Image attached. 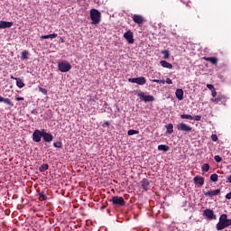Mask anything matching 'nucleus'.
<instances>
[{
	"label": "nucleus",
	"instance_id": "nucleus-1",
	"mask_svg": "<svg viewBox=\"0 0 231 231\" xmlns=\"http://www.w3.org/2000/svg\"><path fill=\"white\" fill-rule=\"evenodd\" d=\"M228 216L226 214H222L219 217L218 223L216 225V228L217 231L225 230V228H228L231 226V218H227Z\"/></svg>",
	"mask_w": 231,
	"mask_h": 231
},
{
	"label": "nucleus",
	"instance_id": "nucleus-2",
	"mask_svg": "<svg viewBox=\"0 0 231 231\" xmlns=\"http://www.w3.org/2000/svg\"><path fill=\"white\" fill-rule=\"evenodd\" d=\"M90 19L92 21L91 24H99L100 21H102V14H100L97 9H91Z\"/></svg>",
	"mask_w": 231,
	"mask_h": 231
},
{
	"label": "nucleus",
	"instance_id": "nucleus-3",
	"mask_svg": "<svg viewBox=\"0 0 231 231\" xmlns=\"http://www.w3.org/2000/svg\"><path fill=\"white\" fill-rule=\"evenodd\" d=\"M58 69L61 73H68V71L71 69V64H69V62H68L67 60H63L58 63Z\"/></svg>",
	"mask_w": 231,
	"mask_h": 231
},
{
	"label": "nucleus",
	"instance_id": "nucleus-4",
	"mask_svg": "<svg viewBox=\"0 0 231 231\" xmlns=\"http://www.w3.org/2000/svg\"><path fill=\"white\" fill-rule=\"evenodd\" d=\"M177 131H181L182 133H192V128L190 125L185 123H180L176 125Z\"/></svg>",
	"mask_w": 231,
	"mask_h": 231
},
{
	"label": "nucleus",
	"instance_id": "nucleus-5",
	"mask_svg": "<svg viewBox=\"0 0 231 231\" xmlns=\"http://www.w3.org/2000/svg\"><path fill=\"white\" fill-rule=\"evenodd\" d=\"M111 201L116 207H124L125 205V200L122 197L114 196L112 197Z\"/></svg>",
	"mask_w": 231,
	"mask_h": 231
},
{
	"label": "nucleus",
	"instance_id": "nucleus-6",
	"mask_svg": "<svg viewBox=\"0 0 231 231\" xmlns=\"http://www.w3.org/2000/svg\"><path fill=\"white\" fill-rule=\"evenodd\" d=\"M128 82H131L132 84H138L139 86H144V84L147 82V79H145L144 77L130 78L128 79Z\"/></svg>",
	"mask_w": 231,
	"mask_h": 231
},
{
	"label": "nucleus",
	"instance_id": "nucleus-7",
	"mask_svg": "<svg viewBox=\"0 0 231 231\" xmlns=\"http://www.w3.org/2000/svg\"><path fill=\"white\" fill-rule=\"evenodd\" d=\"M137 96L139 97V98L141 100H143V102H154V97L151 96V95H145L144 92L139 91Z\"/></svg>",
	"mask_w": 231,
	"mask_h": 231
},
{
	"label": "nucleus",
	"instance_id": "nucleus-8",
	"mask_svg": "<svg viewBox=\"0 0 231 231\" xmlns=\"http://www.w3.org/2000/svg\"><path fill=\"white\" fill-rule=\"evenodd\" d=\"M134 23H135V24H138L140 26V24H143V23H145V18L140 14H134L132 17Z\"/></svg>",
	"mask_w": 231,
	"mask_h": 231
},
{
	"label": "nucleus",
	"instance_id": "nucleus-9",
	"mask_svg": "<svg viewBox=\"0 0 231 231\" xmlns=\"http://www.w3.org/2000/svg\"><path fill=\"white\" fill-rule=\"evenodd\" d=\"M124 37L129 44H133L134 42V34L133 33V32L127 31L124 33Z\"/></svg>",
	"mask_w": 231,
	"mask_h": 231
},
{
	"label": "nucleus",
	"instance_id": "nucleus-10",
	"mask_svg": "<svg viewBox=\"0 0 231 231\" xmlns=\"http://www.w3.org/2000/svg\"><path fill=\"white\" fill-rule=\"evenodd\" d=\"M220 193H221V189H217L215 190H208L204 192V196H206V198H214V196H218V194Z\"/></svg>",
	"mask_w": 231,
	"mask_h": 231
},
{
	"label": "nucleus",
	"instance_id": "nucleus-11",
	"mask_svg": "<svg viewBox=\"0 0 231 231\" xmlns=\"http://www.w3.org/2000/svg\"><path fill=\"white\" fill-rule=\"evenodd\" d=\"M203 216L207 217V219H216V215H214V210L212 209H205L203 211Z\"/></svg>",
	"mask_w": 231,
	"mask_h": 231
},
{
	"label": "nucleus",
	"instance_id": "nucleus-12",
	"mask_svg": "<svg viewBox=\"0 0 231 231\" xmlns=\"http://www.w3.org/2000/svg\"><path fill=\"white\" fill-rule=\"evenodd\" d=\"M42 138V130H35L32 134V140L33 142H41V139Z\"/></svg>",
	"mask_w": 231,
	"mask_h": 231
},
{
	"label": "nucleus",
	"instance_id": "nucleus-13",
	"mask_svg": "<svg viewBox=\"0 0 231 231\" xmlns=\"http://www.w3.org/2000/svg\"><path fill=\"white\" fill-rule=\"evenodd\" d=\"M42 138L44 140V142H53V134H50V133H46V130L42 129Z\"/></svg>",
	"mask_w": 231,
	"mask_h": 231
},
{
	"label": "nucleus",
	"instance_id": "nucleus-14",
	"mask_svg": "<svg viewBox=\"0 0 231 231\" xmlns=\"http://www.w3.org/2000/svg\"><path fill=\"white\" fill-rule=\"evenodd\" d=\"M12 26H14V22L0 21V30L12 28Z\"/></svg>",
	"mask_w": 231,
	"mask_h": 231
},
{
	"label": "nucleus",
	"instance_id": "nucleus-15",
	"mask_svg": "<svg viewBox=\"0 0 231 231\" xmlns=\"http://www.w3.org/2000/svg\"><path fill=\"white\" fill-rule=\"evenodd\" d=\"M203 60H207V62H210L213 66H217V62L219 60L216 57H203Z\"/></svg>",
	"mask_w": 231,
	"mask_h": 231
},
{
	"label": "nucleus",
	"instance_id": "nucleus-16",
	"mask_svg": "<svg viewBox=\"0 0 231 231\" xmlns=\"http://www.w3.org/2000/svg\"><path fill=\"white\" fill-rule=\"evenodd\" d=\"M193 181L196 185H200V187L205 184V179L203 177H195Z\"/></svg>",
	"mask_w": 231,
	"mask_h": 231
},
{
	"label": "nucleus",
	"instance_id": "nucleus-17",
	"mask_svg": "<svg viewBox=\"0 0 231 231\" xmlns=\"http://www.w3.org/2000/svg\"><path fill=\"white\" fill-rule=\"evenodd\" d=\"M151 185V182L147 179H143L142 180V187L143 190H149V186Z\"/></svg>",
	"mask_w": 231,
	"mask_h": 231
},
{
	"label": "nucleus",
	"instance_id": "nucleus-18",
	"mask_svg": "<svg viewBox=\"0 0 231 231\" xmlns=\"http://www.w3.org/2000/svg\"><path fill=\"white\" fill-rule=\"evenodd\" d=\"M175 96L178 98V100H182L183 99V89L177 88L175 91Z\"/></svg>",
	"mask_w": 231,
	"mask_h": 231
},
{
	"label": "nucleus",
	"instance_id": "nucleus-19",
	"mask_svg": "<svg viewBox=\"0 0 231 231\" xmlns=\"http://www.w3.org/2000/svg\"><path fill=\"white\" fill-rule=\"evenodd\" d=\"M165 127L167 129L166 131L167 134H172L174 133V125L170 123L166 125Z\"/></svg>",
	"mask_w": 231,
	"mask_h": 231
},
{
	"label": "nucleus",
	"instance_id": "nucleus-20",
	"mask_svg": "<svg viewBox=\"0 0 231 231\" xmlns=\"http://www.w3.org/2000/svg\"><path fill=\"white\" fill-rule=\"evenodd\" d=\"M160 64L162 68H167V69H172V64L169 63L168 61L161 60Z\"/></svg>",
	"mask_w": 231,
	"mask_h": 231
},
{
	"label": "nucleus",
	"instance_id": "nucleus-21",
	"mask_svg": "<svg viewBox=\"0 0 231 231\" xmlns=\"http://www.w3.org/2000/svg\"><path fill=\"white\" fill-rule=\"evenodd\" d=\"M29 57H30V52L28 51H22L21 60H28Z\"/></svg>",
	"mask_w": 231,
	"mask_h": 231
},
{
	"label": "nucleus",
	"instance_id": "nucleus-22",
	"mask_svg": "<svg viewBox=\"0 0 231 231\" xmlns=\"http://www.w3.org/2000/svg\"><path fill=\"white\" fill-rule=\"evenodd\" d=\"M0 102H4V104H7V106H14V103L12 102V100H10V98H5L0 96Z\"/></svg>",
	"mask_w": 231,
	"mask_h": 231
},
{
	"label": "nucleus",
	"instance_id": "nucleus-23",
	"mask_svg": "<svg viewBox=\"0 0 231 231\" xmlns=\"http://www.w3.org/2000/svg\"><path fill=\"white\" fill-rule=\"evenodd\" d=\"M16 80V86L17 88H19L20 89H22V88H24V81H23V79H15Z\"/></svg>",
	"mask_w": 231,
	"mask_h": 231
},
{
	"label": "nucleus",
	"instance_id": "nucleus-24",
	"mask_svg": "<svg viewBox=\"0 0 231 231\" xmlns=\"http://www.w3.org/2000/svg\"><path fill=\"white\" fill-rule=\"evenodd\" d=\"M169 146L166 144H160L158 146V151H164V152H167V151H169Z\"/></svg>",
	"mask_w": 231,
	"mask_h": 231
},
{
	"label": "nucleus",
	"instance_id": "nucleus-25",
	"mask_svg": "<svg viewBox=\"0 0 231 231\" xmlns=\"http://www.w3.org/2000/svg\"><path fill=\"white\" fill-rule=\"evenodd\" d=\"M55 38H57V33L42 35L41 37V39H55Z\"/></svg>",
	"mask_w": 231,
	"mask_h": 231
},
{
	"label": "nucleus",
	"instance_id": "nucleus-26",
	"mask_svg": "<svg viewBox=\"0 0 231 231\" xmlns=\"http://www.w3.org/2000/svg\"><path fill=\"white\" fill-rule=\"evenodd\" d=\"M38 196L39 199H41L42 201H46L48 199V197L46 196V194H44V191L40 192Z\"/></svg>",
	"mask_w": 231,
	"mask_h": 231
},
{
	"label": "nucleus",
	"instance_id": "nucleus-27",
	"mask_svg": "<svg viewBox=\"0 0 231 231\" xmlns=\"http://www.w3.org/2000/svg\"><path fill=\"white\" fill-rule=\"evenodd\" d=\"M180 118H182V120H194V116L185 114L180 115Z\"/></svg>",
	"mask_w": 231,
	"mask_h": 231
},
{
	"label": "nucleus",
	"instance_id": "nucleus-28",
	"mask_svg": "<svg viewBox=\"0 0 231 231\" xmlns=\"http://www.w3.org/2000/svg\"><path fill=\"white\" fill-rule=\"evenodd\" d=\"M202 172H208L210 171V165L208 163H205L201 168Z\"/></svg>",
	"mask_w": 231,
	"mask_h": 231
},
{
	"label": "nucleus",
	"instance_id": "nucleus-29",
	"mask_svg": "<svg viewBox=\"0 0 231 231\" xmlns=\"http://www.w3.org/2000/svg\"><path fill=\"white\" fill-rule=\"evenodd\" d=\"M48 169H50V166L47 163H45V164H42L39 168V171H40V172H44V171H48Z\"/></svg>",
	"mask_w": 231,
	"mask_h": 231
},
{
	"label": "nucleus",
	"instance_id": "nucleus-30",
	"mask_svg": "<svg viewBox=\"0 0 231 231\" xmlns=\"http://www.w3.org/2000/svg\"><path fill=\"white\" fill-rule=\"evenodd\" d=\"M223 99H225V96L217 97L214 99H211V102H215L216 104L221 102Z\"/></svg>",
	"mask_w": 231,
	"mask_h": 231
},
{
	"label": "nucleus",
	"instance_id": "nucleus-31",
	"mask_svg": "<svg viewBox=\"0 0 231 231\" xmlns=\"http://www.w3.org/2000/svg\"><path fill=\"white\" fill-rule=\"evenodd\" d=\"M162 54L164 55V59H169V57L171 56L169 51L167 50L162 51Z\"/></svg>",
	"mask_w": 231,
	"mask_h": 231
},
{
	"label": "nucleus",
	"instance_id": "nucleus-32",
	"mask_svg": "<svg viewBox=\"0 0 231 231\" xmlns=\"http://www.w3.org/2000/svg\"><path fill=\"white\" fill-rule=\"evenodd\" d=\"M138 131L137 130H129L128 132H127V134H128V136H133V134H138Z\"/></svg>",
	"mask_w": 231,
	"mask_h": 231
},
{
	"label": "nucleus",
	"instance_id": "nucleus-33",
	"mask_svg": "<svg viewBox=\"0 0 231 231\" xmlns=\"http://www.w3.org/2000/svg\"><path fill=\"white\" fill-rule=\"evenodd\" d=\"M54 147H56V149H62V142H56L53 143Z\"/></svg>",
	"mask_w": 231,
	"mask_h": 231
},
{
	"label": "nucleus",
	"instance_id": "nucleus-34",
	"mask_svg": "<svg viewBox=\"0 0 231 231\" xmlns=\"http://www.w3.org/2000/svg\"><path fill=\"white\" fill-rule=\"evenodd\" d=\"M217 180H218L217 174L214 173V174H212V175L210 176V180H211V181L216 182V181H217Z\"/></svg>",
	"mask_w": 231,
	"mask_h": 231
},
{
	"label": "nucleus",
	"instance_id": "nucleus-35",
	"mask_svg": "<svg viewBox=\"0 0 231 231\" xmlns=\"http://www.w3.org/2000/svg\"><path fill=\"white\" fill-rule=\"evenodd\" d=\"M214 160L215 162H217V163H220V162H223V158H221V156L219 155H215Z\"/></svg>",
	"mask_w": 231,
	"mask_h": 231
},
{
	"label": "nucleus",
	"instance_id": "nucleus-36",
	"mask_svg": "<svg viewBox=\"0 0 231 231\" xmlns=\"http://www.w3.org/2000/svg\"><path fill=\"white\" fill-rule=\"evenodd\" d=\"M152 82H156L157 84H165L164 79H152Z\"/></svg>",
	"mask_w": 231,
	"mask_h": 231
},
{
	"label": "nucleus",
	"instance_id": "nucleus-37",
	"mask_svg": "<svg viewBox=\"0 0 231 231\" xmlns=\"http://www.w3.org/2000/svg\"><path fill=\"white\" fill-rule=\"evenodd\" d=\"M40 93H42V95H48V90L44 88H39Z\"/></svg>",
	"mask_w": 231,
	"mask_h": 231
},
{
	"label": "nucleus",
	"instance_id": "nucleus-38",
	"mask_svg": "<svg viewBox=\"0 0 231 231\" xmlns=\"http://www.w3.org/2000/svg\"><path fill=\"white\" fill-rule=\"evenodd\" d=\"M207 88H208V89H210V91H214V89H216V88H214V85H212V84H208V85H207Z\"/></svg>",
	"mask_w": 231,
	"mask_h": 231
},
{
	"label": "nucleus",
	"instance_id": "nucleus-39",
	"mask_svg": "<svg viewBox=\"0 0 231 231\" xmlns=\"http://www.w3.org/2000/svg\"><path fill=\"white\" fill-rule=\"evenodd\" d=\"M211 140L213 141V142H217V134H211Z\"/></svg>",
	"mask_w": 231,
	"mask_h": 231
},
{
	"label": "nucleus",
	"instance_id": "nucleus-40",
	"mask_svg": "<svg viewBox=\"0 0 231 231\" xmlns=\"http://www.w3.org/2000/svg\"><path fill=\"white\" fill-rule=\"evenodd\" d=\"M193 120H195L196 122H199V120H201V116H193Z\"/></svg>",
	"mask_w": 231,
	"mask_h": 231
},
{
	"label": "nucleus",
	"instance_id": "nucleus-41",
	"mask_svg": "<svg viewBox=\"0 0 231 231\" xmlns=\"http://www.w3.org/2000/svg\"><path fill=\"white\" fill-rule=\"evenodd\" d=\"M111 125V124L109 123V121H106L103 125L102 127H109Z\"/></svg>",
	"mask_w": 231,
	"mask_h": 231
},
{
	"label": "nucleus",
	"instance_id": "nucleus-42",
	"mask_svg": "<svg viewBox=\"0 0 231 231\" xmlns=\"http://www.w3.org/2000/svg\"><path fill=\"white\" fill-rule=\"evenodd\" d=\"M15 100H17V102H21L22 100H24V97H15Z\"/></svg>",
	"mask_w": 231,
	"mask_h": 231
},
{
	"label": "nucleus",
	"instance_id": "nucleus-43",
	"mask_svg": "<svg viewBox=\"0 0 231 231\" xmlns=\"http://www.w3.org/2000/svg\"><path fill=\"white\" fill-rule=\"evenodd\" d=\"M166 84H172V79H171L170 78H167Z\"/></svg>",
	"mask_w": 231,
	"mask_h": 231
},
{
	"label": "nucleus",
	"instance_id": "nucleus-44",
	"mask_svg": "<svg viewBox=\"0 0 231 231\" xmlns=\"http://www.w3.org/2000/svg\"><path fill=\"white\" fill-rule=\"evenodd\" d=\"M211 95L212 97H216V95H217V92H216V88L211 90Z\"/></svg>",
	"mask_w": 231,
	"mask_h": 231
},
{
	"label": "nucleus",
	"instance_id": "nucleus-45",
	"mask_svg": "<svg viewBox=\"0 0 231 231\" xmlns=\"http://www.w3.org/2000/svg\"><path fill=\"white\" fill-rule=\"evenodd\" d=\"M226 199H231V193L230 192L226 195Z\"/></svg>",
	"mask_w": 231,
	"mask_h": 231
},
{
	"label": "nucleus",
	"instance_id": "nucleus-46",
	"mask_svg": "<svg viewBox=\"0 0 231 231\" xmlns=\"http://www.w3.org/2000/svg\"><path fill=\"white\" fill-rule=\"evenodd\" d=\"M227 183H231V174L227 177Z\"/></svg>",
	"mask_w": 231,
	"mask_h": 231
},
{
	"label": "nucleus",
	"instance_id": "nucleus-47",
	"mask_svg": "<svg viewBox=\"0 0 231 231\" xmlns=\"http://www.w3.org/2000/svg\"><path fill=\"white\" fill-rule=\"evenodd\" d=\"M60 42H65L64 37H60Z\"/></svg>",
	"mask_w": 231,
	"mask_h": 231
},
{
	"label": "nucleus",
	"instance_id": "nucleus-48",
	"mask_svg": "<svg viewBox=\"0 0 231 231\" xmlns=\"http://www.w3.org/2000/svg\"><path fill=\"white\" fill-rule=\"evenodd\" d=\"M10 78L12 79V80H15V79H19V78L14 77V76H11Z\"/></svg>",
	"mask_w": 231,
	"mask_h": 231
},
{
	"label": "nucleus",
	"instance_id": "nucleus-49",
	"mask_svg": "<svg viewBox=\"0 0 231 231\" xmlns=\"http://www.w3.org/2000/svg\"><path fill=\"white\" fill-rule=\"evenodd\" d=\"M90 102H95V98H90Z\"/></svg>",
	"mask_w": 231,
	"mask_h": 231
},
{
	"label": "nucleus",
	"instance_id": "nucleus-50",
	"mask_svg": "<svg viewBox=\"0 0 231 231\" xmlns=\"http://www.w3.org/2000/svg\"><path fill=\"white\" fill-rule=\"evenodd\" d=\"M230 193H231V191H230Z\"/></svg>",
	"mask_w": 231,
	"mask_h": 231
}]
</instances>
